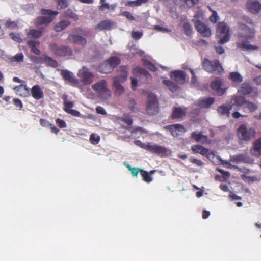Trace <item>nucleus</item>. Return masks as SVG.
Returning <instances> with one entry per match:
<instances>
[{
	"label": "nucleus",
	"mask_w": 261,
	"mask_h": 261,
	"mask_svg": "<svg viewBox=\"0 0 261 261\" xmlns=\"http://www.w3.org/2000/svg\"><path fill=\"white\" fill-rule=\"evenodd\" d=\"M238 29L241 31L238 34L237 47L243 51H252L258 49V46L249 43V40L254 38L255 30L251 29L242 22L238 23Z\"/></svg>",
	"instance_id": "1"
},
{
	"label": "nucleus",
	"mask_w": 261,
	"mask_h": 261,
	"mask_svg": "<svg viewBox=\"0 0 261 261\" xmlns=\"http://www.w3.org/2000/svg\"><path fill=\"white\" fill-rule=\"evenodd\" d=\"M40 12L44 16L37 17L34 19L35 25L39 29H44L47 27L59 14L58 11L44 8L41 9Z\"/></svg>",
	"instance_id": "2"
},
{
	"label": "nucleus",
	"mask_w": 261,
	"mask_h": 261,
	"mask_svg": "<svg viewBox=\"0 0 261 261\" xmlns=\"http://www.w3.org/2000/svg\"><path fill=\"white\" fill-rule=\"evenodd\" d=\"M120 75L116 76L113 77V86L115 88V93L116 95L119 96L124 92V87L121 85V83H124L127 78L128 72L127 67L122 66L119 67Z\"/></svg>",
	"instance_id": "3"
},
{
	"label": "nucleus",
	"mask_w": 261,
	"mask_h": 261,
	"mask_svg": "<svg viewBox=\"0 0 261 261\" xmlns=\"http://www.w3.org/2000/svg\"><path fill=\"white\" fill-rule=\"evenodd\" d=\"M75 34H72L69 35L68 40L74 44H78L85 47L87 43L86 39L84 37L92 36L90 31L83 29L81 28L75 29Z\"/></svg>",
	"instance_id": "4"
},
{
	"label": "nucleus",
	"mask_w": 261,
	"mask_h": 261,
	"mask_svg": "<svg viewBox=\"0 0 261 261\" xmlns=\"http://www.w3.org/2000/svg\"><path fill=\"white\" fill-rule=\"evenodd\" d=\"M93 90L101 99H108L111 97V91L108 88L106 80H99L92 86Z\"/></svg>",
	"instance_id": "5"
},
{
	"label": "nucleus",
	"mask_w": 261,
	"mask_h": 261,
	"mask_svg": "<svg viewBox=\"0 0 261 261\" xmlns=\"http://www.w3.org/2000/svg\"><path fill=\"white\" fill-rule=\"evenodd\" d=\"M202 66L204 70L210 73L217 72L219 74H222L224 72L218 59L210 61L207 58H204L202 62Z\"/></svg>",
	"instance_id": "6"
},
{
	"label": "nucleus",
	"mask_w": 261,
	"mask_h": 261,
	"mask_svg": "<svg viewBox=\"0 0 261 261\" xmlns=\"http://www.w3.org/2000/svg\"><path fill=\"white\" fill-rule=\"evenodd\" d=\"M239 139L249 141L255 136L256 132L252 127L248 128L245 124L240 125L237 131Z\"/></svg>",
	"instance_id": "7"
},
{
	"label": "nucleus",
	"mask_w": 261,
	"mask_h": 261,
	"mask_svg": "<svg viewBox=\"0 0 261 261\" xmlns=\"http://www.w3.org/2000/svg\"><path fill=\"white\" fill-rule=\"evenodd\" d=\"M217 37L220 38L218 43L223 44L230 40V31L229 27L224 22L218 24L217 29Z\"/></svg>",
	"instance_id": "8"
},
{
	"label": "nucleus",
	"mask_w": 261,
	"mask_h": 261,
	"mask_svg": "<svg viewBox=\"0 0 261 261\" xmlns=\"http://www.w3.org/2000/svg\"><path fill=\"white\" fill-rule=\"evenodd\" d=\"M49 48L54 54L58 56H70L72 54L71 48L65 45L59 46L56 43H51L49 44Z\"/></svg>",
	"instance_id": "9"
},
{
	"label": "nucleus",
	"mask_w": 261,
	"mask_h": 261,
	"mask_svg": "<svg viewBox=\"0 0 261 261\" xmlns=\"http://www.w3.org/2000/svg\"><path fill=\"white\" fill-rule=\"evenodd\" d=\"M79 77L84 85H90L92 83L94 75L86 67H83L77 73Z\"/></svg>",
	"instance_id": "10"
},
{
	"label": "nucleus",
	"mask_w": 261,
	"mask_h": 261,
	"mask_svg": "<svg viewBox=\"0 0 261 261\" xmlns=\"http://www.w3.org/2000/svg\"><path fill=\"white\" fill-rule=\"evenodd\" d=\"M149 115H154L159 112L158 101L156 96L153 95L148 96V100L146 108Z\"/></svg>",
	"instance_id": "11"
},
{
	"label": "nucleus",
	"mask_w": 261,
	"mask_h": 261,
	"mask_svg": "<svg viewBox=\"0 0 261 261\" xmlns=\"http://www.w3.org/2000/svg\"><path fill=\"white\" fill-rule=\"evenodd\" d=\"M148 151L161 157L167 156L170 153L168 148L158 145H150Z\"/></svg>",
	"instance_id": "12"
},
{
	"label": "nucleus",
	"mask_w": 261,
	"mask_h": 261,
	"mask_svg": "<svg viewBox=\"0 0 261 261\" xmlns=\"http://www.w3.org/2000/svg\"><path fill=\"white\" fill-rule=\"evenodd\" d=\"M192 21L194 22V25L196 30L200 33L202 36L208 37L211 35V29L204 23L202 22L200 20L195 21L194 19H192Z\"/></svg>",
	"instance_id": "13"
},
{
	"label": "nucleus",
	"mask_w": 261,
	"mask_h": 261,
	"mask_svg": "<svg viewBox=\"0 0 261 261\" xmlns=\"http://www.w3.org/2000/svg\"><path fill=\"white\" fill-rule=\"evenodd\" d=\"M246 8L249 12L256 14L261 11V4L257 1H249L247 2Z\"/></svg>",
	"instance_id": "14"
},
{
	"label": "nucleus",
	"mask_w": 261,
	"mask_h": 261,
	"mask_svg": "<svg viewBox=\"0 0 261 261\" xmlns=\"http://www.w3.org/2000/svg\"><path fill=\"white\" fill-rule=\"evenodd\" d=\"M174 137H177L186 132L184 126L180 124L169 125L167 126Z\"/></svg>",
	"instance_id": "15"
},
{
	"label": "nucleus",
	"mask_w": 261,
	"mask_h": 261,
	"mask_svg": "<svg viewBox=\"0 0 261 261\" xmlns=\"http://www.w3.org/2000/svg\"><path fill=\"white\" fill-rule=\"evenodd\" d=\"M170 77L178 83L183 84L186 80V73L182 70H175L171 72Z\"/></svg>",
	"instance_id": "16"
},
{
	"label": "nucleus",
	"mask_w": 261,
	"mask_h": 261,
	"mask_svg": "<svg viewBox=\"0 0 261 261\" xmlns=\"http://www.w3.org/2000/svg\"><path fill=\"white\" fill-rule=\"evenodd\" d=\"M222 81L220 79H216L211 83V88L217 92V94L220 95H223L226 89L222 88Z\"/></svg>",
	"instance_id": "17"
},
{
	"label": "nucleus",
	"mask_w": 261,
	"mask_h": 261,
	"mask_svg": "<svg viewBox=\"0 0 261 261\" xmlns=\"http://www.w3.org/2000/svg\"><path fill=\"white\" fill-rule=\"evenodd\" d=\"M186 115V108L174 107L171 114L172 119L182 120Z\"/></svg>",
	"instance_id": "18"
},
{
	"label": "nucleus",
	"mask_w": 261,
	"mask_h": 261,
	"mask_svg": "<svg viewBox=\"0 0 261 261\" xmlns=\"http://www.w3.org/2000/svg\"><path fill=\"white\" fill-rule=\"evenodd\" d=\"M61 75L65 81H68L72 85L78 84V80L76 79L73 74L67 70H61Z\"/></svg>",
	"instance_id": "19"
},
{
	"label": "nucleus",
	"mask_w": 261,
	"mask_h": 261,
	"mask_svg": "<svg viewBox=\"0 0 261 261\" xmlns=\"http://www.w3.org/2000/svg\"><path fill=\"white\" fill-rule=\"evenodd\" d=\"M31 95L35 99L39 100L44 97V93L39 85L33 86L30 90Z\"/></svg>",
	"instance_id": "20"
},
{
	"label": "nucleus",
	"mask_w": 261,
	"mask_h": 261,
	"mask_svg": "<svg viewBox=\"0 0 261 261\" xmlns=\"http://www.w3.org/2000/svg\"><path fill=\"white\" fill-rule=\"evenodd\" d=\"M228 79L234 87L238 86L243 80V76L238 72H230L228 75Z\"/></svg>",
	"instance_id": "21"
},
{
	"label": "nucleus",
	"mask_w": 261,
	"mask_h": 261,
	"mask_svg": "<svg viewBox=\"0 0 261 261\" xmlns=\"http://www.w3.org/2000/svg\"><path fill=\"white\" fill-rule=\"evenodd\" d=\"M191 138L195 140L197 142H200L202 144L207 143L209 140L207 136L204 135L201 132H194L192 133Z\"/></svg>",
	"instance_id": "22"
},
{
	"label": "nucleus",
	"mask_w": 261,
	"mask_h": 261,
	"mask_svg": "<svg viewBox=\"0 0 261 261\" xmlns=\"http://www.w3.org/2000/svg\"><path fill=\"white\" fill-rule=\"evenodd\" d=\"M114 23L110 20H105L99 22L95 29L97 31L109 30L112 29Z\"/></svg>",
	"instance_id": "23"
},
{
	"label": "nucleus",
	"mask_w": 261,
	"mask_h": 261,
	"mask_svg": "<svg viewBox=\"0 0 261 261\" xmlns=\"http://www.w3.org/2000/svg\"><path fill=\"white\" fill-rule=\"evenodd\" d=\"M191 150L194 153H199L203 156L209 155V150L200 145H194L191 147Z\"/></svg>",
	"instance_id": "24"
},
{
	"label": "nucleus",
	"mask_w": 261,
	"mask_h": 261,
	"mask_svg": "<svg viewBox=\"0 0 261 261\" xmlns=\"http://www.w3.org/2000/svg\"><path fill=\"white\" fill-rule=\"evenodd\" d=\"M27 44L29 47L31 48V51L34 54L39 55L40 54V50L37 47L39 45V42L34 40H29L27 41Z\"/></svg>",
	"instance_id": "25"
},
{
	"label": "nucleus",
	"mask_w": 261,
	"mask_h": 261,
	"mask_svg": "<svg viewBox=\"0 0 261 261\" xmlns=\"http://www.w3.org/2000/svg\"><path fill=\"white\" fill-rule=\"evenodd\" d=\"M252 91L253 88L251 85L249 84L244 83L240 87L238 90V93L246 95L251 93Z\"/></svg>",
	"instance_id": "26"
},
{
	"label": "nucleus",
	"mask_w": 261,
	"mask_h": 261,
	"mask_svg": "<svg viewBox=\"0 0 261 261\" xmlns=\"http://www.w3.org/2000/svg\"><path fill=\"white\" fill-rule=\"evenodd\" d=\"M215 101V98L208 97L205 99L199 100L197 102V105L202 108H209Z\"/></svg>",
	"instance_id": "27"
},
{
	"label": "nucleus",
	"mask_w": 261,
	"mask_h": 261,
	"mask_svg": "<svg viewBox=\"0 0 261 261\" xmlns=\"http://www.w3.org/2000/svg\"><path fill=\"white\" fill-rule=\"evenodd\" d=\"M252 153L256 156L261 155V138L256 140L254 143Z\"/></svg>",
	"instance_id": "28"
},
{
	"label": "nucleus",
	"mask_w": 261,
	"mask_h": 261,
	"mask_svg": "<svg viewBox=\"0 0 261 261\" xmlns=\"http://www.w3.org/2000/svg\"><path fill=\"white\" fill-rule=\"evenodd\" d=\"M70 24V22L68 20H61L55 25L54 30L56 32H61L66 29Z\"/></svg>",
	"instance_id": "29"
},
{
	"label": "nucleus",
	"mask_w": 261,
	"mask_h": 261,
	"mask_svg": "<svg viewBox=\"0 0 261 261\" xmlns=\"http://www.w3.org/2000/svg\"><path fill=\"white\" fill-rule=\"evenodd\" d=\"M133 73L134 74H139L141 75H143L145 77H146L147 79H151L152 76L150 74V73L147 71L146 69L139 67L137 66L135 67L133 71Z\"/></svg>",
	"instance_id": "30"
},
{
	"label": "nucleus",
	"mask_w": 261,
	"mask_h": 261,
	"mask_svg": "<svg viewBox=\"0 0 261 261\" xmlns=\"http://www.w3.org/2000/svg\"><path fill=\"white\" fill-rule=\"evenodd\" d=\"M155 172V170H151L150 172H148L142 169L140 174L143 181L147 183H150L153 180L151 174H153Z\"/></svg>",
	"instance_id": "31"
},
{
	"label": "nucleus",
	"mask_w": 261,
	"mask_h": 261,
	"mask_svg": "<svg viewBox=\"0 0 261 261\" xmlns=\"http://www.w3.org/2000/svg\"><path fill=\"white\" fill-rule=\"evenodd\" d=\"M113 69L110 66V64L106 60L102 63L99 66V71L101 73L107 74L111 73L113 71Z\"/></svg>",
	"instance_id": "32"
},
{
	"label": "nucleus",
	"mask_w": 261,
	"mask_h": 261,
	"mask_svg": "<svg viewBox=\"0 0 261 261\" xmlns=\"http://www.w3.org/2000/svg\"><path fill=\"white\" fill-rule=\"evenodd\" d=\"M232 100L234 101L233 105L238 107L244 106L247 102L245 97L243 96L236 95L233 97Z\"/></svg>",
	"instance_id": "33"
},
{
	"label": "nucleus",
	"mask_w": 261,
	"mask_h": 261,
	"mask_svg": "<svg viewBox=\"0 0 261 261\" xmlns=\"http://www.w3.org/2000/svg\"><path fill=\"white\" fill-rule=\"evenodd\" d=\"M106 61L109 64H110V66L112 68L113 70L121 63L120 59L116 56H112L106 60Z\"/></svg>",
	"instance_id": "34"
},
{
	"label": "nucleus",
	"mask_w": 261,
	"mask_h": 261,
	"mask_svg": "<svg viewBox=\"0 0 261 261\" xmlns=\"http://www.w3.org/2000/svg\"><path fill=\"white\" fill-rule=\"evenodd\" d=\"M232 109V106H226L225 105H222L218 108V112L222 115L226 116H229L230 111Z\"/></svg>",
	"instance_id": "35"
},
{
	"label": "nucleus",
	"mask_w": 261,
	"mask_h": 261,
	"mask_svg": "<svg viewBox=\"0 0 261 261\" xmlns=\"http://www.w3.org/2000/svg\"><path fill=\"white\" fill-rule=\"evenodd\" d=\"M42 34V31L39 30L31 29L27 33V36L35 39L39 38Z\"/></svg>",
	"instance_id": "36"
},
{
	"label": "nucleus",
	"mask_w": 261,
	"mask_h": 261,
	"mask_svg": "<svg viewBox=\"0 0 261 261\" xmlns=\"http://www.w3.org/2000/svg\"><path fill=\"white\" fill-rule=\"evenodd\" d=\"M163 83L167 86L169 88V89L173 92H176L178 88V85L170 80H163Z\"/></svg>",
	"instance_id": "37"
},
{
	"label": "nucleus",
	"mask_w": 261,
	"mask_h": 261,
	"mask_svg": "<svg viewBox=\"0 0 261 261\" xmlns=\"http://www.w3.org/2000/svg\"><path fill=\"white\" fill-rule=\"evenodd\" d=\"M67 97L66 95H64L63 96V99L64 100V108L63 110L66 113L69 112L71 108L74 106V102L72 101H68L67 100Z\"/></svg>",
	"instance_id": "38"
},
{
	"label": "nucleus",
	"mask_w": 261,
	"mask_h": 261,
	"mask_svg": "<svg viewBox=\"0 0 261 261\" xmlns=\"http://www.w3.org/2000/svg\"><path fill=\"white\" fill-rule=\"evenodd\" d=\"M183 31L184 34L187 36H191L192 34V27L190 23L188 21H184L182 24Z\"/></svg>",
	"instance_id": "39"
},
{
	"label": "nucleus",
	"mask_w": 261,
	"mask_h": 261,
	"mask_svg": "<svg viewBox=\"0 0 261 261\" xmlns=\"http://www.w3.org/2000/svg\"><path fill=\"white\" fill-rule=\"evenodd\" d=\"M63 17L71 18L74 21H77L79 19L78 15L70 9H68L64 12Z\"/></svg>",
	"instance_id": "40"
},
{
	"label": "nucleus",
	"mask_w": 261,
	"mask_h": 261,
	"mask_svg": "<svg viewBox=\"0 0 261 261\" xmlns=\"http://www.w3.org/2000/svg\"><path fill=\"white\" fill-rule=\"evenodd\" d=\"M148 0H136V1H129L125 2L126 6L134 7L139 6L142 4H145L148 2Z\"/></svg>",
	"instance_id": "41"
},
{
	"label": "nucleus",
	"mask_w": 261,
	"mask_h": 261,
	"mask_svg": "<svg viewBox=\"0 0 261 261\" xmlns=\"http://www.w3.org/2000/svg\"><path fill=\"white\" fill-rule=\"evenodd\" d=\"M15 89H23V97H28L30 96V91L29 88L27 86L26 84H24V83L21 84L19 85L15 86Z\"/></svg>",
	"instance_id": "42"
},
{
	"label": "nucleus",
	"mask_w": 261,
	"mask_h": 261,
	"mask_svg": "<svg viewBox=\"0 0 261 261\" xmlns=\"http://www.w3.org/2000/svg\"><path fill=\"white\" fill-rule=\"evenodd\" d=\"M44 61L47 65L54 68H56L58 66V62L49 56L44 57Z\"/></svg>",
	"instance_id": "43"
},
{
	"label": "nucleus",
	"mask_w": 261,
	"mask_h": 261,
	"mask_svg": "<svg viewBox=\"0 0 261 261\" xmlns=\"http://www.w3.org/2000/svg\"><path fill=\"white\" fill-rule=\"evenodd\" d=\"M116 7V4L109 5L108 4L105 3V4L100 5L98 7V9L100 11H104L105 10V9H110L111 10H114V9H115Z\"/></svg>",
	"instance_id": "44"
},
{
	"label": "nucleus",
	"mask_w": 261,
	"mask_h": 261,
	"mask_svg": "<svg viewBox=\"0 0 261 261\" xmlns=\"http://www.w3.org/2000/svg\"><path fill=\"white\" fill-rule=\"evenodd\" d=\"M57 3V8L58 10L66 8L68 6L67 0H55Z\"/></svg>",
	"instance_id": "45"
},
{
	"label": "nucleus",
	"mask_w": 261,
	"mask_h": 261,
	"mask_svg": "<svg viewBox=\"0 0 261 261\" xmlns=\"http://www.w3.org/2000/svg\"><path fill=\"white\" fill-rule=\"evenodd\" d=\"M100 141V137L95 134H91L90 136V141L93 145L97 144Z\"/></svg>",
	"instance_id": "46"
},
{
	"label": "nucleus",
	"mask_w": 261,
	"mask_h": 261,
	"mask_svg": "<svg viewBox=\"0 0 261 261\" xmlns=\"http://www.w3.org/2000/svg\"><path fill=\"white\" fill-rule=\"evenodd\" d=\"M210 10L212 11V14L210 17V20L213 23H216L219 19V16H218L217 13L216 11L212 10L210 7Z\"/></svg>",
	"instance_id": "47"
},
{
	"label": "nucleus",
	"mask_w": 261,
	"mask_h": 261,
	"mask_svg": "<svg viewBox=\"0 0 261 261\" xmlns=\"http://www.w3.org/2000/svg\"><path fill=\"white\" fill-rule=\"evenodd\" d=\"M5 25L8 28L15 29L18 27V21H11L9 19L7 20Z\"/></svg>",
	"instance_id": "48"
},
{
	"label": "nucleus",
	"mask_w": 261,
	"mask_h": 261,
	"mask_svg": "<svg viewBox=\"0 0 261 261\" xmlns=\"http://www.w3.org/2000/svg\"><path fill=\"white\" fill-rule=\"evenodd\" d=\"M181 2L186 4L189 8L192 7L193 6L196 5L199 0H179Z\"/></svg>",
	"instance_id": "49"
},
{
	"label": "nucleus",
	"mask_w": 261,
	"mask_h": 261,
	"mask_svg": "<svg viewBox=\"0 0 261 261\" xmlns=\"http://www.w3.org/2000/svg\"><path fill=\"white\" fill-rule=\"evenodd\" d=\"M128 107L129 109L133 112H137L138 109L136 106V102L134 99H130L128 103Z\"/></svg>",
	"instance_id": "50"
},
{
	"label": "nucleus",
	"mask_w": 261,
	"mask_h": 261,
	"mask_svg": "<svg viewBox=\"0 0 261 261\" xmlns=\"http://www.w3.org/2000/svg\"><path fill=\"white\" fill-rule=\"evenodd\" d=\"M135 144L136 145H137V146L140 147L141 148L144 149L147 151L148 150L149 147L150 146V145L149 143L145 144V143H142L140 140H136L135 141Z\"/></svg>",
	"instance_id": "51"
},
{
	"label": "nucleus",
	"mask_w": 261,
	"mask_h": 261,
	"mask_svg": "<svg viewBox=\"0 0 261 261\" xmlns=\"http://www.w3.org/2000/svg\"><path fill=\"white\" fill-rule=\"evenodd\" d=\"M246 107L249 109L250 112H254L257 109V106L252 102L248 101L246 103Z\"/></svg>",
	"instance_id": "52"
},
{
	"label": "nucleus",
	"mask_w": 261,
	"mask_h": 261,
	"mask_svg": "<svg viewBox=\"0 0 261 261\" xmlns=\"http://www.w3.org/2000/svg\"><path fill=\"white\" fill-rule=\"evenodd\" d=\"M132 38L135 40H138L140 39L143 33L139 31H132L131 33Z\"/></svg>",
	"instance_id": "53"
},
{
	"label": "nucleus",
	"mask_w": 261,
	"mask_h": 261,
	"mask_svg": "<svg viewBox=\"0 0 261 261\" xmlns=\"http://www.w3.org/2000/svg\"><path fill=\"white\" fill-rule=\"evenodd\" d=\"M189 161L193 164L196 165L198 166H202L204 163L200 160L194 158H191L189 159Z\"/></svg>",
	"instance_id": "54"
},
{
	"label": "nucleus",
	"mask_w": 261,
	"mask_h": 261,
	"mask_svg": "<svg viewBox=\"0 0 261 261\" xmlns=\"http://www.w3.org/2000/svg\"><path fill=\"white\" fill-rule=\"evenodd\" d=\"M56 123L58 125L59 127L61 128H65L67 126L66 122L60 118L56 119Z\"/></svg>",
	"instance_id": "55"
},
{
	"label": "nucleus",
	"mask_w": 261,
	"mask_h": 261,
	"mask_svg": "<svg viewBox=\"0 0 261 261\" xmlns=\"http://www.w3.org/2000/svg\"><path fill=\"white\" fill-rule=\"evenodd\" d=\"M24 58L23 55L22 53H18L13 57V61L16 62H21Z\"/></svg>",
	"instance_id": "56"
},
{
	"label": "nucleus",
	"mask_w": 261,
	"mask_h": 261,
	"mask_svg": "<svg viewBox=\"0 0 261 261\" xmlns=\"http://www.w3.org/2000/svg\"><path fill=\"white\" fill-rule=\"evenodd\" d=\"M11 38L18 43H21L22 39L19 36V35L14 33H11L10 34Z\"/></svg>",
	"instance_id": "57"
},
{
	"label": "nucleus",
	"mask_w": 261,
	"mask_h": 261,
	"mask_svg": "<svg viewBox=\"0 0 261 261\" xmlns=\"http://www.w3.org/2000/svg\"><path fill=\"white\" fill-rule=\"evenodd\" d=\"M13 102L15 106L18 108L20 110L23 108V103L21 100L18 98H14L13 99Z\"/></svg>",
	"instance_id": "58"
},
{
	"label": "nucleus",
	"mask_w": 261,
	"mask_h": 261,
	"mask_svg": "<svg viewBox=\"0 0 261 261\" xmlns=\"http://www.w3.org/2000/svg\"><path fill=\"white\" fill-rule=\"evenodd\" d=\"M121 120L128 125L133 124V119L129 116H125L121 118Z\"/></svg>",
	"instance_id": "59"
},
{
	"label": "nucleus",
	"mask_w": 261,
	"mask_h": 261,
	"mask_svg": "<svg viewBox=\"0 0 261 261\" xmlns=\"http://www.w3.org/2000/svg\"><path fill=\"white\" fill-rule=\"evenodd\" d=\"M122 15L126 17L129 20H135V17L128 11H124L122 13Z\"/></svg>",
	"instance_id": "60"
},
{
	"label": "nucleus",
	"mask_w": 261,
	"mask_h": 261,
	"mask_svg": "<svg viewBox=\"0 0 261 261\" xmlns=\"http://www.w3.org/2000/svg\"><path fill=\"white\" fill-rule=\"evenodd\" d=\"M142 170V169L134 168L130 171L131 174L133 177H137L139 173L141 174Z\"/></svg>",
	"instance_id": "61"
},
{
	"label": "nucleus",
	"mask_w": 261,
	"mask_h": 261,
	"mask_svg": "<svg viewBox=\"0 0 261 261\" xmlns=\"http://www.w3.org/2000/svg\"><path fill=\"white\" fill-rule=\"evenodd\" d=\"M96 111L97 113H98L99 114H101L103 115H107L106 111H105L104 108L101 106H97L96 108Z\"/></svg>",
	"instance_id": "62"
},
{
	"label": "nucleus",
	"mask_w": 261,
	"mask_h": 261,
	"mask_svg": "<svg viewBox=\"0 0 261 261\" xmlns=\"http://www.w3.org/2000/svg\"><path fill=\"white\" fill-rule=\"evenodd\" d=\"M40 123L41 125L43 127L50 126V125L51 124L48 121L43 118L40 119Z\"/></svg>",
	"instance_id": "63"
},
{
	"label": "nucleus",
	"mask_w": 261,
	"mask_h": 261,
	"mask_svg": "<svg viewBox=\"0 0 261 261\" xmlns=\"http://www.w3.org/2000/svg\"><path fill=\"white\" fill-rule=\"evenodd\" d=\"M214 48L216 52L218 54H222L225 52V50L221 46H215Z\"/></svg>",
	"instance_id": "64"
}]
</instances>
